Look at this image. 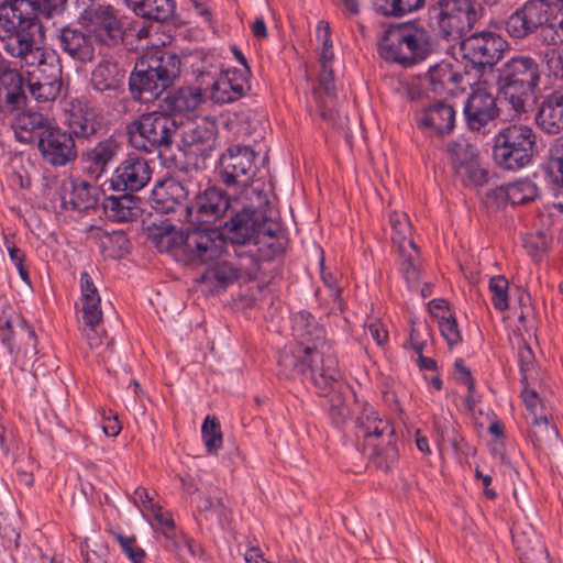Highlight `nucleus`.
Masks as SVG:
<instances>
[{
    "instance_id": "1",
    "label": "nucleus",
    "mask_w": 563,
    "mask_h": 563,
    "mask_svg": "<svg viewBox=\"0 0 563 563\" xmlns=\"http://www.w3.org/2000/svg\"><path fill=\"white\" fill-rule=\"evenodd\" d=\"M252 190L256 194V203L243 206L224 223L228 239L235 245L265 244L273 255L280 254L286 241L282 225L267 214L271 203L265 191L257 188Z\"/></svg>"
},
{
    "instance_id": "2",
    "label": "nucleus",
    "mask_w": 563,
    "mask_h": 563,
    "mask_svg": "<svg viewBox=\"0 0 563 563\" xmlns=\"http://www.w3.org/2000/svg\"><path fill=\"white\" fill-rule=\"evenodd\" d=\"M181 60L172 52L155 51L140 58L129 77L134 100L158 98L180 75Z\"/></svg>"
},
{
    "instance_id": "3",
    "label": "nucleus",
    "mask_w": 563,
    "mask_h": 563,
    "mask_svg": "<svg viewBox=\"0 0 563 563\" xmlns=\"http://www.w3.org/2000/svg\"><path fill=\"white\" fill-rule=\"evenodd\" d=\"M541 79L540 66L531 56L517 55L498 68L500 95L517 114L528 112Z\"/></svg>"
},
{
    "instance_id": "4",
    "label": "nucleus",
    "mask_w": 563,
    "mask_h": 563,
    "mask_svg": "<svg viewBox=\"0 0 563 563\" xmlns=\"http://www.w3.org/2000/svg\"><path fill=\"white\" fill-rule=\"evenodd\" d=\"M382 48L386 59L409 67L427 59L435 51V41L424 22L412 20L389 27Z\"/></svg>"
},
{
    "instance_id": "5",
    "label": "nucleus",
    "mask_w": 563,
    "mask_h": 563,
    "mask_svg": "<svg viewBox=\"0 0 563 563\" xmlns=\"http://www.w3.org/2000/svg\"><path fill=\"white\" fill-rule=\"evenodd\" d=\"M355 434L363 439V452L376 467L389 471L398 461L395 428L388 419L380 418L377 410L364 404L355 419Z\"/></svg>"
},
{
    "instance_id": "6",
    "label": "nucleus",
    "mask_w": 563,
    "mask_h": 563,
    "mask_svg": "<svg viewBox=\"0 0 563 563\" xmlns=\"http://www.w3.org/2000/svg\"><path fill=\"white\" fill-rule=\"evenodd\" d=\"M435 36L448 43H460L484 15L474 0H435L429 10Z\"/></svg>"
},
{
    "instance_id": "7",
    "label": "nucleus",
    "mask_w": 563,
    "mask_h": 563,
    "mask_svg": "<svg viewBox=\"0 0 563 563\" xmlns=\"http://www.w3.org/2000/svg\"><path fill=\"white\" fill-rule=\"evenodd\" d=\"M10 3L0 4V27L7 33L1 36L4 51L12 57L19 58L21 67L34 66L44 57V49L35 44V32L41 29L24 14L11 12Z\"/></svg>"
},
{
    "instance_id": "8",
    "label": "nucleus",
    "mask_w": 563,
    "mask_h": 563,
    "mask_svg": "<svg viewBox=\"0 0 563 563\" xmlns=\"http://www.w3.org/2000/svg\"><path fill=\"white\" fill-rule=\"evenodd\" d=\"M178 128L176 118L156 110L143 113L128 123L125 132L133 148L151 154L169 150Z\"/></svg>"
},
{
    "instance_id": "9",
    "label": "nucleus",
    "mask_w": 563,
    "mask_h": 563,
    "mask_svg": "<svg viewBox=\"0 0 563 563\" xmlns=\"http://www.w3.org/2000/svg\"><path fill=\"white\" fill-rule=\"evenodd\" d=\"M537 145V135L531 126L511 124L494 137L495 163L507 170H518L530 164Z\"/></svg>"
},
{
    "instance_id": "10",
    "label": "nucleus",
    "mask_w": 563,
    "mask_h": 563,
    "mask_svg": "<svg viewBox=\"0 0 563 563\" xmlns=\"http://www.w3.org/2000/svg\"><path fill=\"white\" fill-rule=\"evenodd\" d=\"M312 384L320 396L328 399L329 416L333 424L343 426L351 417L347 398L352 397L351 387L342 379L339 363L334 355L323 358L320 372L312 375Z\"/></svg>"
},
{
    "instance_id": "11",
    "label": "nucleus",
    "mask_w": 563,
    "mask_h": 563,
    "mask_svg": "<svg viewBox=\"0 0 563 563\" xmlns=\"http://www.w3.org/2000/svg\"><path fill=\"white\" fill-rule=\"evenodd\" d=\"M257 154L247 145L232 144L219 157L216 175L228 188L246 189L261 169L256 167Z\"/></svg>"
},
{
    "instance_id": "12",
    "label": "nucleus",
    "mask_w": 563,
    "mask_h": 563,
    "mask_svg": "<svg viewBox=\"0 0 563 563\" xmlns=\"http://www.w3.org/2000/svg\"><path fill=\"white\" fill-rule=\"evenodd\" d=\"M197 80L203 88H210V98L219 104L230 103L242 98L250 90L251 69L232 68L221 71L195 69Z\"/></svg>"
},
{
    "instance_id": "13",
    "label": "nucleus",
    "mask_w": 563,
    "mask_h": 563,
    "mask_svg": "<svg viewBox=\"0 0 563 563\" xmlns=\"http://www.w3.org/2000/svg\"><path fill=\"white\" fill-rule=\"evenodd\" d=\"M459 45L462 57L474 68L483 71L492 68L503 58L507 42L500 34L483 30L467 34Z\"/></svg>"
},
{
    "instance_id": "14",
    "label": "nucleus",
    "mask_w": 563,
    "mask_h": 563,
    "mask_svg": "<svg viewBox=\"0 0 563 563\" xmlns=\"http://www.w3.org/2000/svg\"><path fill=\"white\" fill-rule=\"evenodd\" d=\"M0 340L11 356L33 357L37 353V338L25 318L11 307L0 311Z\"/></svg>"
},
{
    "instance_id": "15",
    "label": "nucleus",
    "mask_w": 563,
    "mask_h": 563,
    "mask_svg": "<svg viewBox=\"0 0 563 563\" xmlns=\"http://www.w3.org/2000/svg\"><path fill=\"white\" fill-rule=\"evenodd\" d=\"M555 8L544 0H527L506 20L508 35L518 41L541 31L554 19Z\"/></svg>"
},
{
    "instance_id": "16",
    "label": "nucleus",
    "mask_w": 563,
    "mask_h": 563,
    "mask_svg": "<svg viewBox=\"0 0 563 563\" xmlns=\"http://www.w3.org/2000/svg\"><path fill=\"white\" fill-rule=\"evenodd\" d=\"M154 209L168 214L164 222L184 223L190 219L189 190L181 181L168 178L159 183L153 190Z\"/></svg>"
},
{
    "instance_id": "17",
    "label": "nucleus",
    "mask_w": 563,
    "mask_h": 563,
    "mask_svg": "<svg viewBox=\"0 0 563 563\" xmlns=\"http://www.w3.org/2000/svg\"><path fill=\"white\" fill-rule=\"evenodd\" d=\"M179 247L191 264H202L218 258L222 253L223 239L217 229L195 228L181 232Z\"/></svg>"
},
{
    "instance_id": "18",
    "label": "nucleus",
    "mask_w": 563,
    "mask_h": 563,
    "mask_svg": "<svg viewBox=\"0 0 563 563\" xmlns=\"http://www.w3.org/2000/svg\"><path fill=\"white\" fill-rule=\"evenodd\" d=\"M189 205L190 224H212L221 219L229 209H232L233 212L239 211L228 192L218 186H209L199 191Z\"/></svg>"
},
{
    "instance_id": "19",
    "label": "nucleus",
    "mask_w": 563,
    "mask_h": 563,
    "mask_svg": "<svg viewBox=\"0 0 563 563\" xmlns=\"http://www.w3.org/2000/svg\"><path fill=\"white\" fill-rule=\"evenodd\" d=\"M452 168L464 185L483 186L488 180V172L479 165L478 151L465 139L452 141L448 145Z\"/></svg>"
},
{
    "instance_id": "20",
    "label": "nucleus",
    "mask_w": 563,
    "mask_h": 563,
    "mask_svg": "<svg viewBox=\"0 0 563 563\" xmlns=\"http://www.w3.org/2000/svg\"><path fill=\"white\" fill-rule=\"evenodd\" d=\"M68 131L79 140H91L104 130L103 114L84 97L74 98L66 108Z\"/></svg>"
},
{
    "instance_id": "21",
    "label": "nucleus",
    "mask_w": 563,
    "mask_h": 563,
    "mask_svg": "<svg viewBox=\"0 0 563 563\" xmlns=\"http://www.w3.org/2000/svg\"><path fill=\"white\" fill-rule=\"evenodd\" d=\"M153 169L150 161L136 153H129L114 168L109 183L115 191L136 192L151 180Z\"/></svg>"
},
{
    "instance_id": "22",
    "label": "nucleus",
    "mask_w": 563,
    "mask_h": 563,
    "mask_svg": "<svg viewBox=\"0 0 563 563\" xmlns=\"http://www.w3.org/2000/svg\"><path fill=\"white\" fill-rule=\"evenodd\" d=\"M463 112L467 128L484 134L500 114L496 98L481 84L466 98Z\"/></svg>"
},
{
    "instance_id": "23",
    "label": "nucleus",
    "mask_w": 563,
    "mask_h": 563,
    "mask_svg": "<svg viewBox=\"0 0 563 563\" xmlns=\"http://www.w3.org/2000/svg\"><path fill=\"white\" fill-rule=\"evenodd\" d=\"M37 148L44 162L54 167H63L77 158V147L73 134L57 125L44 130Z\"/></svg>"
},
{
    "instance_id": "24",
    "label": "nucleus",
    "mask_w": 563,
    "mask_h": 563,
    "mask_svg": "<svg viewBox=\"0 0 563 563\" xmlns=\"http://www.w3.org/2000/svg\"><path fill=\"white\" fill-rule=\"evenodd\" d=\"M88 30L92 40L107 47L123 43L125 30L117 10L110 5H98L88 13Z\"/></svg>"
},
{
    "instance_id": "25",
    "label": "nucleus",
    "mask_w": 563,
    "mask_h": 563,
    "mask_svg": "<svg viewBox=\"0 0 563 563\" xmlns=\"http://www.w3.org/2000/svg\"><path fill=\"white\" fill-rule=\"evenodd\" d=\"M218 126L214 120L201 118L183 131L181 148L188 155H196L203 161L216 150Z\"/></svg>"
},
{
    "instance_id": "26",
    "label": "nucleus",
    "mask_w": 563,
    "mask_h": 563,
    "mask_svg": "<svg viewBox=\"0 0 563 563\" xmlns=\"http://www.w3.org/2000/svg\"><path fill=\"white\" fill-rule=\"evenodd\" d=\"M55 43L63 54L75 62L88 64L96 58L95 41L89 31L65 25L57 30Z\"/></svg>"
},
{
    "instance_id": "27",
    "label": "nucleus",
    "mask_w": 563,
    "mask_h": 563,
    "mask_svg": "<svg viewBox=\"0 0 563 563\" xmlns=\"http://www.w3.org/2000/svg\"><path fill=\"white\" fill-rule=\"evenodd\" d=\"M26 78L8 60L0 69V112L12 113L26 104Z\"/></svg>"
},
{
    "instance_id": "28",
    "label": "nucleus",
    "mask_w": 563,
    "mask_h": 563,
    "mask_svg": "<svg viewBox=\"0 0 563 563\" xmlns=\"http://www.w3.org/2000/svg\"><path fill=\"white\" fill-rule=\"evenodd\" d=\"M64 210L87 212L95 209L99 201V189L85 180H64L58 192Z\"/></svg>"
},
{
    "instance_id": "29",
    "label": "nucleus",
    "mask_w": 563,
    "mask_h": 563,
    "mask_svg": "<svg viewBox=\"0 0 563 563\" xmlns=\"http://www.w3.org/2000/svg\"><path fill=\"white\" fill-rule=\"evenodd\" d=\"M313 349L303 347L296 352L283 350L277 360L278 376L294 379L297 375H305L312 382V375L320 372V362L313 357Z\"/></svg>"
},
{
    "instance_id": "30",
    "label": "nucleus",
    "mask_w": 563,
    "mask_h": 563,
    "mask_svg": "<svg viewBox=\"0 0 563 563\" xmlns=\"http://www.w3.org/2000/svg\"><path fill=\"white\" fill-rule=\"evenodd\" d=\"M294 330L300 340V346L298 349L314 347L313 357L318 360L320 366H322L323 358L332 355L329 353L330 349L324 341V329L319 325L309 312L301 311L295 318Z\"/></svg>"
},
{
    "instance_id": "31",
    "label": "nucleus",
    "mask_w": 563,
    "mask_h": 563,
    "mask_svg": "<svg viewBox=\"0 0 563 563\" xmlns=\"http://www.w3.org/2000/svg\"><path fill=\"white\" fill-rule=\"evenodd\" d=\"M416 121L422 131L443 136L455 126V110L443 101H438L416 114Z\"/></svg>"
},
{
    "instance_id": "32",
    "label": "nucleus",
    "mask_w": 563,
    "mask_h": 563,
    "mask_svg": "<svg viewBox=\"0 0 563 563\" xmlns=\"http://www.w3.org/2000/svg\"><path fill=\"white\" fill-rule=\"evenodd\" d=\"M463 76L454 69L451 63L441 62L431 66L428 73L420 78L419 85L429 96H443L451 93L462 82Z\"/></svg>"
},
{
    "instance_id": "33",
    "label": "nucleus",
    "mask_w": 563,
    "mask_h": 563,
    "mask_svg": "<svg viewBox=\"0 0 563 563\" xmlns=\"http://www.w3.org/2000/svg\"><path fill=\"white\" fill-rule=\"evenodd\" d=\"M536 123L548 134L563 131V91L554 90L545 95L536 114Z\"/></svg>"
},
{
    "instance_id": "34",
    "label": "nucleus",
    "mask_w": 563,
    "mask_h": 563,
    "mask_svg": "<svg viewBox=\"0 0 563 563\" xmlns=\"http://www.w3.org/2000/svg\"><path fill=\"white\" fill-rule=\"evenodd\" d=\"M488 197L493 198L498 206L507 202L512 206L527 205L539 197V188L531 179L521 178L496 187Z\"/></svg>"
},
{
    "instance_id": "35",
    "label": "nucleus",
    "mask_w": 563,
    "mask_h": 563,
    "mask_svg": "<svg viewBox=\"0 0 563 563\" xmlns=\"http://www.w3.org/2000/svg\"><path fill=\"white\" fill-rule=\"evenodd\" d=\"M106 217L113 222H130L141 217L142 200L133 192L106 197L102 202Z\"/></svg>"
},
{
    "instance_id": "36",
    "label": "nucleus",
    "mask_w": 563,
    "mask_h": 563,
    "mask_svg": "<svg viewBox=\"0 0 563 563\" xmlns=\"http://www.w3.org/2000/svg\"><path fill=\"white\" fill-rule=\"evenodd\" d=\"M202 87H180L164 97L158 104V110L163 113L175 118L176 114H181L192 111L199 107L202 101Z\"/></svg>"
},
{
    "instance_id": "37",
    "label": "nucleus",
    "mask_w": 563,
    "mask_h": 563,
    "mask_svg": "<svg viewBox=\"0 0 563 563\" xmlns=\"http://www.w3.org/2000/svg\"><path fill=\"white\" fill-rule=\"evenodd\" d=\"M13 9L11 12L24 14L32 18L34 22L40 23V18L52 19L62 14L67 5V0H4Z\"/></svg>"
},
{
    "instance_id": "38",
    "label": "nucleus",
    "mask_w": 563,
    "mask_h": 563,
    "mask_svg": "<svg viewBox=\"0 0 563 563\" xmlns=\"http://www.w3.org/2000/svg\"><path fill=\"white\" fill-rule=\"evenodd\" d=\"M120 150L121 144L114 136H109L96 143L84 154L89 172L99 177L117 159Z\"/></svg>"
},
{
    "instance_id": "39",
    "label": "nucleus",
    "mask_w": 563,
    "mask_h": 563,
    "mask_svg": "<svg viewBox=\"0 0 563 563\" xmlns=\"http://www.w3.org/2000/svg\"><path fill=\"white\" fill-rule=\"evenodd\" d=\"M49 126L48 119L38 112L20 113L12 122L16 140L24 144L38 142L40 137L44 134V130Z\"/></svg>"
},
{
    "instance_id": "40",
    "label": "nucleus",
    "mask_w": 563,
    "mask_h": 563,
    "mask_svg": "<svg viewBox=\"0 0 563 563\" xmlns=\"http://www.w3.org/2000/svg\"><path fill=\"white\" fill-rule=\"evenodd\" d=\"M123 3L139 18L154 21H168L176 10L175 0H123Z\"/></svg>"
},
{
    "instance_id": "41",
    "label": "nucleus",
    "mask_w": 563,
    "mask_h": 563,
    "mask_svg": "<svg viewBox=\"0 0 563 563\" xmlns=\"http://www.w3.org/2000/svg\"><path fill=\"white\" fill-rule=\"evenodd\" d=\"M125 71L118 63L101 60L91 71L90 84L98 92H117L121 89Z\"/></svg>"
},
{
    "instance_id": "42",
    "label": "nucleus",
    "mask_w": 563,
    "mask_h": 563,
    "mask_svg": "<svg viewBox=\"0 0 563 563\" xmlns=\"http://www.w3.org/2000/svg\"><path fill=\"white\" fill-rule=\"evenodd\" d=\"M240 269L228 261H220L208 267L199 280L209 286L210 291H222L240 278Z\"/></svg>"
},
{
    "instance_id": "43",
    "label": "nucleus",
    "mask_w": 563,
    "mask_h": 563,
    "mask_svg": "<svg viewBox=\"0 0 563 563\" xmlns=\"http://www.w3.org/2000/svg\"><path fill=\"white\" fill-rule=\"evenodd\" d=\"M31 67L26 70V82L35 80L62 86V67L54 54L44 52V57Z\"/></svg>"
},
{
    "instance_id": "44",
    "label": "nucleus",
    "mask_w": 563,
    "mask_h": 563,
    "mask_svg": "<svg viewBox=\"0 0 563 563\" xmlns=\"http://www.w3.org/2000/svg\"><path fill=\"white\" fill-rule=\"evenodd\" d=\"M400 257V272L410 289H416L420 279L421 257L417 245L412 240L408 241V246L400 244L398 246Z\"/></svg>"
},
{
    "instance_id": "45",
    "label": "nucleus",
    "mask_w": 563,
    "mask_h": 563,
    "mask_svg": "<svg viewBox=\"0 0 563 563\" xmlns=\"http://www.w3.org/2000/svg\"><path fill=\"white\" fill-rule=\"evenodd\" d=\"M159 543L166 550L174 552L179 559L188 561L191 558L199 556L202 548L194 539L187 537L181 530L176 529L170 537L159 540Z\"/></svg>"
},
{
    "instance_id": "46",
    "label": "nucleus",
    "mask_w": 563,
    "mask_h": 563,
    "mask_svg": "<svg viewBox=\"0 0 563 563\" xmlns=\"http://www.w3.org/2000/svg\"><path fill=\"white\" fill-rule=\"evenodd\" d=\"M512 541L522 563H551L547 548L539 538L526 541L523 533L512 532Z\"/></svg>"
},
{
    "instance_id": "47",
    "label": "nucleus",
    "mask_w": 563,
    "mask_h": 563,
    "mask_svg": "<svg viewBox=\"0 0 563 563\" xmlns=\"http://www.w3.org/2000/svg\"><path fill=\"white\" fill-rule=\"evenodd\" d=\"M543 170L553 185L563 187V134L555 137L550 144L549 157L543 165Z\"/></svg>"
},
{
    "instance_id": "48",
    "label": "nucleus",
    "mask_w": 563,
    "mask_h": 563,
    "mask_svg": "<svg viewBox=\"0 0 563 563\" xmlns=\"http://www.w3.org/2000/svg\"><path fill=\"white\" fill-rule=\"evenodd\" d=\"M529 437L536 448H542L545 444L558 442L559 431L554 424L549 422L545 416L538 417L537 413L533 412Z\"/></svg>"
},
{
    "instance_id": "49",
    "label": "nucleus",
    "mask_w": 563,
    "mask_h": 563,
    "mask_svg": "<svg viewBox=\"0 0 563 563\" xmlns=\"http://www.w3.org/2000/svg\"><path fill=\"white\" fill-rule=\"evenodd\" d=\"M177 224L172 222L153 223L148 228V235L159 252H168L177 245Z\"/></svg>"
},
{
    "instance_id": "50",
    "label": "nucleus",
    "mask_w": 563,
    "mask_h": 563,
    "mask_svg": "<svg viewBox=\"0 0 563 563\" xmlns=\"http://www.w3.org/2000/svg\"><path fill=\"white\" fill-rule=\"evenodd\" d=\"M201 434L207 451L217 453L222 446V432L220 422L216 417L207 416L201 427Z\"/></svg>"
},
{
    "instance_id": "51",
    "label": "nucleus",
    "mask_w": 563,
    "mask_h": 563,
    "mask_svg": "<svg viewBox=\"0 0 563 563\" xmlns=\"http://www.w3.org/2000/svg\"><path fill=\"white\" fill-rule=\"evenodd\" d=\"M389 223L394 232L391 240L399 245L405 244L408 246V241L411 240V224L407 214L404 212L393 211L389 214Z\"/></svg>"
},
{
    "instance_id": "52",
    "label": "nucleus",
    "mask_w": 563,
    "mask_h": 563,
    "mask_svg": "<svg viewBox=\"0 0 563 563\" xmlns=\"http://www.w3.org/2000/svg\"><path fill=\"white\" fill-rule=\"evenodd\" d=\"M551 243L552 236L543 230L529 233L523 238V246L534 260L547 252Z\"/></svg>"
},
{
    "instance_id": "53",
    "label": "nucleus",
    "mask_w": 563,
    "mask_h": 563,
    "mask_svg": "<svg viewBox=\"0 0 563 563\" xmlns=\"http://www.w3.org/2000/svg\"><path fill=\"white\" fill-rule=\"evenodd\" d=\"M509 283L504 276H494L489 280V291L492 292V302L495 309L505 311L509 307L508 302Z\"/></svg>"
},
{
    "instance_id": "54",
    "label": "nucleus",
    "mask_w": 563,
    "mask_h": 563,
    "mask_svg": "<svg viewBox=\"0 0 563 563\" xmlns=\"http://www.w3.org/2000/svg\"><path fill=\"white\" fill-rule=\"evenodd\" d=\"M456 369V379L467 387L465 401L470 410H473L478 399L475 397V382L471 371L464 365L463 360H456L454 363Z\"/></svg>"
},
{
    "instance_id": "55",
    "label": "nucleus",
    "mask_w": 563,
    "mask_h": 563,
    "mask_svg": "<svg viewBox=\"0 0 563 563\" xmlns=\"http://www.w3.org/2000/svg\"><path fill=\"white\" fill-rule=\"evenodd\" d=\"M114 539L118 541L122 552L126 555L131 563L144 562L146 553L141 547L137 545L135 536L128 537L121 533H115Z\"/></svg>"
},
{
    "instance_id": "56",
    "label": "nucleus",
    "mask_w": 563,
    "mask_h": 563,
    "mask_svg": "<svg viewBox=\"0 0 563 563\" xmlns=\"http://www.w3.org/2000/svg\"><path fill=\"white\" fill-rule=\"evenodd\" d=\"M26 87L30 96L37 102H48L55 100L62 89L60 85H47L45 82L38 84V81L35 80L32 82H26Z\"/></svg>"
},
{
    "instance_id": "57",
    "label": "nucleus",
    "mask_w": 563,
    "mask_h": 563,
    "mask_svg": "<svg viewBox=\"0 0 563 563\" xmlns=\"http://www.w3.org/2000/svg\"><path fill=\"white\" fill-rule=\"evenodd\" d=\"M150 511L158 523V528L155 530L158 541L168 536L170 537V534L177 529L172 514L167 510H164L158 505H155Z\"/></svg>"
},
{
    "instance_id": "58",
    "label": "nucleus",
    "mask_w": 563,
    "mask_h": 563,
    "mask_svg": "<svg viewBox=\"0 0 563 563\" xmlns=\"http://www.w3.org/2000/svg\"><path fill=\"white\" fill-rule=\"evenodd\" d=\"M439 328L442 336L450 346L456 345L462 341L457 321L453 313L441 314Z\"/></svg>"
},
{
    "instance_id": "59",
    "label": "nucleus",
    "mask_w": 563,
    "mask_h": 563,
    "mask_svg": "<svg viewBox=\"0 0 563 563\" xmlns=\"http://www.w3.org/2000/svg\"><path fill=\"white\" fill-rule=\"evenodd\" d=\"M82 303V320L84 323L91 330L96 331V328L102 321V311L100 308V298H90V300L81 301Z\"/></svg>"
},
{
    "instance_id": "60",
    "label": "nucleus",
    "mask_w": 563,
    "mask_h": 563,
    "mask_svg": "<svg viewBox=\"0 0 563 563\" xmlns=\"http://www.w3.org/2000/svg\"><path fill=\"white\" fill-rule=\"evenodd\" d=\"M317 31H318V37L322 43L319 62L321 65L332 64L334 53H333V48H332L330 26L328 23L321 21L318 24Z\"/></svg>"
},
{
    "instance_id": "61",
    "label": "nucleus",
    "mask_w": 563,
    "mask_h": 563,
    "mask_svg": "<svg viewBox=\"0 0 563 563\" xmlns=\"http://www.w3.org/2000/svg\"><path fill=\"white\" fill-rule=\"evenodd\" d=\"M5 246H7L11 262L14 264V266L16 267V269L19 272L20 278L24 283L30 285L31 279H30L29 269L24 264V262H25L24 251L19 249L14 243H10L8 240H5Z\"/></svg>"
},
{
    "instance_id": "62",
    "label": "nucleus",
    "mask_w": 563,
    "mask_h": 563,
    "mask_svg": "<svg viewBox=\"0 0 563 563\" xmlns=\"http://www.w3.org/2000/svg\"><path fill=\"white\" fill-rule=\"evenodd\" d=\"M542 36L549 45L563 44V18L558 19V9H555L553 21L544 27Z\"/></svg>"
},
{
    "instance_id": "63",
    "label": "nucleus",
    "mask_w": 563,
    "mask_h": 563,
    "mask_svg": "<svg viewBox=\"0 0 563 563\" xmlns=\"http://www.w3.org/2000/svg\"><path fill=\"white\" fill-rule=\"evenodd\" d=\"M80 550L85 563H108V547L106 544H96L95 549H90L88 542L84 541Z\"/></svg>"
},
{
    "instance_id": "64",
    "label": "nucleus",
    "mask_w": 563,
    "mask_h": 563,
    "mask_svg": "<svg viewBox=\"0 0 563 563\" xmlns=\"http://www.w3.org/2000/svg\"><path fill=\"white\" fill-rule=\"evenodd\" d=\"M321 279L325 287L329 288L331 291V297L333 298V301L339 305V307L342 306V287L338 284L336 276L327 271L323 261L321 262Z\"/></svg>"
}]
</instances>
